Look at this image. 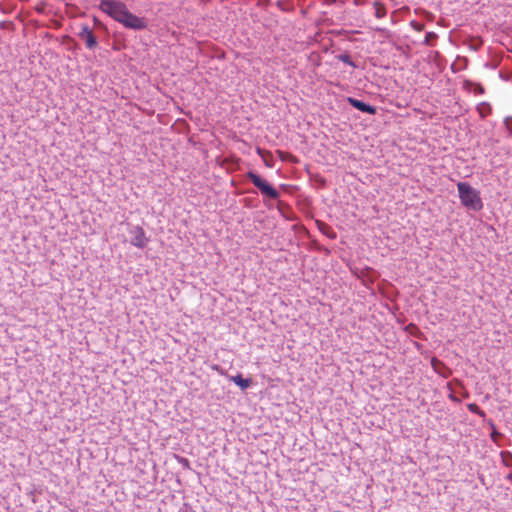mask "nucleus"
I'll return each mask as SVG.
<instances>
[{"instance_id": "obj_1", "label": "nucleus", "mask_w": 512, "mask_h": 512, "mask_svg": "<svg viewBox=\"0 0 512 512\" xmlns=\"http://www.w3.org/2000/svg\"><path fill=\"white\" fill-rule=\"evenodd\" d=\"M99 7L103 12L128 29L140 31L147 28L146 20L132 14L123 2L101 0Z\"/></svg>"}, {"instance_id": "obj_2", "label": "nucleus", "mask_w": 512, "mask_h": 512, "mask_svg": "<svg viewBox=\"0 0 512 512\" xmlns=\"http://www.w3.org/2000/svg\"><path fill=\"white\" fill-rule=\"evenodd\" d=\"M459 197L463 206L467 209L478 212L483 208L480 192L467 182L457 184Z\"/></svg>"}, {"instance_id": "obj_3", "label": "nucleus", "mask_w": 512, "mask_h": 512, "mask_svg": "<svg viewBox=\"0 0 512 512\" xmlns=\"http://www.w3.org/2000/svg\"><path fill=\"white\" fill-rule=\"evenodd\" d=\"M246 177L253 183V185L261 192L262 195L271 200L279 199V191L274 186H272L268 181L263 179L260 175L253 171H248L246 173Z\"/></svg>"}, {"instance_id": "obj_4", "label": "nucleus", "mask_w": 512, "mask_h": 512, "mask_svg": "<svg viewBox=\"0 0 512 512\" xmlns=\"http://www.w3.org/2000/svg\"><path fill=\"white\" fill-rule=\"evenodd\" d=\"M130 243L137 248H144L149 239L145 236V232L140 226H133L130 229Z\"/></svg>"}, {"instance_id": "obj_5", "label": "nucleus", "mask_w": 512, "mask_h": 512, "mask_svg": "<svg viewBox=\"0 0 512 512\" xmlns=\"http://www.w3.org/2000/svg\"><path fill=\"white\" fill-rule=\"evenodd\" d=\"M78 36L85 42V45L88 49L93 50L98 46L97 37L88 25H81V30L78 33Z\"/></svg>"}, {"instance_id": "obj_6", "label": "nucleus", "mask_w": 512, "mask_h": 512, "mask_svg": "<svg viewBox=\"0 0 512 512\" xmlns=\"http://www.w3.org/2000/svg\"><path fill=\"white\" fill-rule=\"evenodd\" d=\"M347 102L355 109L363 112V113H367V114H370V115H374L376 114V107L368 104V103H365L361 100H358L356 98H353V97H348L347 98Z\"/></svg>"}, {"instance_id": "obj_7", "label": "nucleus", "mask_w": 512, "mask_h": 512, "mask_svg": "<svg viewBox=\"0 0 512 512\" xmlns=\"http://www.w3.org/2000/svg\"><path fill=\"white\" fill-rule=\"evenodd\" d=\"M432 366L436 372L445 378L451 375V370L443 362L435 358L432 359Z\"/></svg>"}, {"instance_id": "obj_8", "label": "nucleus", "mask_w": 512, "mask_h": 512, "mask_svg": "<svg viewBox=\"0 0 512 512\" xmlns=\"http://www.w3.org/2000/svg\"><path fill=\"white\" fill-rule=\"evenodd\" d=\"M231 380L239 386L242 390H245L249 388L252 384V379L250 378H243L241 374H237L236 376H233Z\"/></svg>"}, {"instance_id": "obj_9", "label": "nucleus", "mask_w": 512, "mask_h": 512, "mask_svg": "<svg viewBox=\"0 0 512 512\" xmlns=\"http://www.w3.org/2000/svg\"><path fill=\"white\" fill-rule=\"evenodd\" d=\"M316 225H317L318 229L324 235L329 237L330 239H335L336 238V233L333 231V229L328 224L324 223L323 221L316 220Z\"/></svg>"}, {"instance_id": "obj_10", "label": "nucleus", "mask_w": 512, "mask_h": 512, "mask_svg": "<svg viewBox=\"0 0 512 512\" xmlns=\"http://www.w3.org/2000/svg\"><path fill=\"white\" fill-rule=\"evenodd\" d=\"M278 210L279 212L281 213V215L283 217H285L287 220H294L295 219V215L294 213L292 212L291 208L289 205L287 204H284L283 202H279L278 203Z\"/></svg>"}, {"instance_id": "obj_11", "label": "nucleus", "mask_w": 512, "mask_h": 512, "mask_svg": "<svg viewBox=\"0 0 512 512\" xmlns=\"http://www.w3.org/2000/svg\"><path fill=\"white\" fill-rule=\"evenodd\" d=\"M464 88L469 91L473 88L475 94H483L485 92L484 87L480 83H473L470 80L464 81Z\"/></svg>"}, {"instance_id": "obj_12", "label": "nucleus", "mask_w": 512, "mask_h": 512, "mask_svg": "<svg viewBox=\"0 0 512 512\" xmlns=\"http://www.w3.org/2000/svg\"><path fill=\"white\" fill-rule=\"evenodd\" d=\"M476 109L482 119L492 112V107L488 102L479 103Z\"/></svg>"}, {"instance_id": "obj_13", "label": "nucleus", "mask_w": 512, "mask_h": 512, "mask_svg": "<svg viewBox=\"0 0 512 512\" xmlns=\"http://www.w3.org/2000/svg\"><path fill=\"white\" fill-rule=\"evenodd\" d=\"M257 153L263 158L267 167H273V156L271 152L258 148Z\"/></svg>"}, {"instance_id": "obj_14", "label": "nucleus", "mask_w": 512, "mask_h": 512, "mask_svg": "<svg viewBox=\"0 0 512 512\" xmlns=\"http://www.w3.org/2000/svg\"><path fill=\"white\" fill-rule=\"evenodd\" d=\"M337 59L349 66H352L354 68H357V65L355 62L351 59V56L348 52H344L342 54L337 55Z\"/></svg>"}, {"instance_id": "obj_15", "label": "nucleus", "mask_w": 512, "mask_h": 512, "mask_svg": "<svg viewBox=\"0 0 512 512\" xmlns=\"http://www.w3.org/2000/svg\"><path fill=\"white\" fill-rule=\"evenodd\" d=\"M374 6H375V16L377 18H383L386 16L387 10H386V7L384 4H382L380 2H375Z\"/></svg>"}, {"instance_id": "obj_16", "label": "nucleus", "mask_w": 512, "mask_h": 512, "mask_svg": "<svg viewBox=\"0 0 512 512\" xmlns=\"http://www.w3.org/2000/svg\"><path fill=\"white\" fill-rule=\"evenodd\" d=\"M467 407H468L470 412L475 413V414H477L479 416H482V417L485 416L484 411H482L477 404L470 403V404L467 405Z\"/></svg>"}, {"instance_id": "obj_17", "label": "nucleus", "mask_w": 512, "mask_h": 512, "mask_svg": "<svg viewBox=\"0 0 512 512\" xmlns=\"http://www.w3.org/2000/svg\"><path fill=\"white\" fill-rule=\"evenodd\" d=\"M501 456L503 459L504 464L507 467H512V453L508 451L501 452Z\"/></svg>"}, {"instance_id": "obj_18", "label": "nucleus", "mask_w": 512, "mask_h": 512, "mask_svg": "<svg viewBox=\"0 0 512 512\" xmlns=\"http://www.w3.org/2000/svg\"><path fill=\"white\" fill-rule=\"evenodd\" d=\"M437 38V35L434 32H428L425 36V44L432 45L431 41L435 40Z\"/></svg>"}, {"instance_id": "obj_19", "label": "nucleus", "mask_w": 512, "mask_h": 512, "mask_svg": "<svg viewBox=\"0 0 512 512\" xmlns=\"http://www.w3.org/2000/svg\"><path fill=\"white\" fill-rule=\"evenodd\" d=\"M504 125L506 129L512 133V116H507L504 119Z\"/></svg>"}, {"instance_id": "obj_20", "label": "nucleus", "mask_w": 512, "mask_h": 512, "mask_svg": "<svg viewBox=\"0 0 512 512\" xmlns=\"http://www.w3.org/2000/svg\"><path fill=\"white\" fill-rule=\"evenodd\" d=\"M411 26L418 31H421L423 29V25L419 24L416 21H412Z\"/></svg>"}, {"instance_id": "obj_21", "label": "nucleus", "mask_w": 512, "mask_h": 512, "mask_svg": "<svg viewBox=\"0 0 512 512\" xmlns=\"http://www.w3.org/2000/svg\"><path fill=\"white\" fill-rule=\"evenodd\" d=\"M276 6L283 11H287V8L284 6V2L282 0H278L276 2Z\"/></svg>"}, {"instance_id": "obj_22", "label": "nucleus", "mask_w": 512, "mask_h": 512, "mask_svg": "<svg viewBox=\"0 0 512 512\" xmlns=\"http://www.w3.org/2000/svg\"><path fill=\"white\" fill-rule=\"evenodd\" d=\"M270 2H271V0H258L257 5H258V6H264V7H266V6H268V5L270 4Z\"/></svg>"}, {"instance_id": "obj_23", "label": "nucleus", "mask_w": 512, "mask_h": 512, "mask_svg": "<svg viewBox=\"0 0 512 512\" xmlns=\"http://www.w3.org/2000/svg\"><path fill=\"white\" fill-rule=\"evenodd\" d=\"M179 462L186 468H189V461L186 458H179Z\"/></svg>"}, {"instance_id": "obj_24", "label": "nucleus", "mask_w": 512, "mask_h": 512, "mask_svg": "<svg viewBox=\"0 0 512 512\" xmlns=\"http://www.w3.org/2000/svg\"><path fill=\"white\" fill-rule=\"evenodd\" d=\"M277 153L279 154V157L282 159V160H285L286 159V156L288 155V153L286 152H283V151H277Z\"/></svg>"}, {"instance_id": "obj_25", "label": "nucleus", "mask_w": 512, "mask_h": 512, "mask_svg": "<svg viewBox=\"0 0 512 512\" xmlns=\"http://www.w3.org/2000/svg\"><path fill=\"white\" fill-rule=\"evenodd\" d=\"M499 435H500V433H498L497 431H495V430H494V431L492 432V434H491V437H492V439H495V437H496V436H499Z\"/></svg>"}, {"instance_id": "obj_26", "label": "nucleus", "mask_w": 512, "mask_h": 512, "mask_svg": "<svg viewBox=\"0 0 512 512\" xmlns=\"http://www.w3.org/2000/svg\"><path fill=\"white\" fill-rule=\"evenodd\" d=\"M285 215L292 216V214H290V212L288 210H285Z\"/></svg>"}, {"instance_id": "obj_27", "label": "nucleus", "mask_w": 512, "mask_h": 512, "mask_svg": "<svg viewBox=\"0 0 512 512\" xmlns=\"http://www.w3.org/2000/svg\"><path fill=\"white\" fill-rule=\"evenodd\" d=\"M290 158L292 159H295V156H293L292 154H288Z\"/></svg>"}, {"instance_id": "obj_28", "label": "nucleus", "mask_w": 512, "mask_h": 512, "mask_svg": "<svg viewBox=\"0 0 512 512\" xmlns=\"http://www.w3.org/2000/svg\"><path fill=\"white\" fill-rule=\"evenodd\" d=\"M290 158L292 159H295V156H293L292 154H288Z\"/></svg>"}, {"instance_id": "obj_29", "label": "nucleus", "mask_w": 512, "mask_h": 512, "mask_svg": "<svg viewBox=\"0 0 512 512\" xmlns=\"http://www.w3.org/2000/svg\"><path fill=\"white\" fill-rule=\"evenodd\" d=\"M290 158L292 159H295V156H293L292 154H288Z\"/></svg>"}, {"instance_id": "obj_30", "label": "nucleus", "mask_w": 512, "mask_h": 512, "mask_svg": "<svg viewBox=\"0 0 512 512\" xmlns=\"http://www.w3.org/2000/svg\"><path fill=\"white\" fill-rule=\"evenodd\" d=\"M408 327H413L416 329V325L410 324Z\"/></svg>"}]
</instances>
